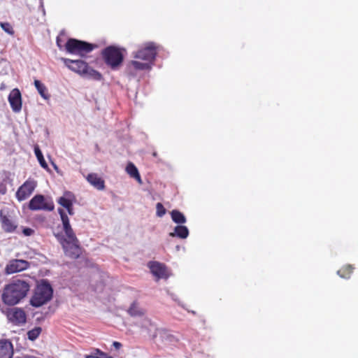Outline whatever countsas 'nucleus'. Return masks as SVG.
Instances as JSON below:
<instances>
[{
  "label": "nucleus",
  "instance_id": "nucleus-41",
  "mask_svg": "<svg viewBox=\"0 0 358 358\" xmlns=\"http://www.w3.org/2000/svg\"><path fill=\"white\" fill-rule=\"evenodd\" d=\"M29 358H35V357H29Z\"/></svg>",
  "mask_w": 358,
  "mask_h": 358
},
{
  "label": "nucleus",
  "instance_id": "nucleus-29",
  "mask_svg": "<svg viewBox=\"0 0 358 358\" xmlns=\"http://www.w3.org/2000/svg\"><path fill=\"white\" fill-rule=\"evenodd\" d=\"M131 64L136 69L144 70L150 69V66L148 63H142L138 61H132Z\"/></svg>",
  "mask_w": 358,
  "mask_h": 358
},
{
  "label": "nucleus",
  "instance_id": "nucleus-30",
  "mask_svg": "<svg viewBox=\"0 0 358 358\" xmlns=\"http://www.w3.org/2000/svg\"><path fill=\"white\" fill-rule=\"evenodd\" d=\"M0 26L5 32L8 33L10 35H13L14 31L10 23L0 22Z\"/></svg>",
  "mask_w": 358,
  "mask_h": 358
},
{
  "label": "nucleus",
  "instance_id": "nucleus-7",
  "mask_svg": "<svg viewBox=\"0 0 358 358\" xmlns=\"http://www.w3.org/2000/svg\"><path fill=\"white\" fill-rule=\"evenodd\" d=\"M6 314L8 320L15 325H21L26 322V313L20 308H9L2 310Z\"/></svg>",
  "mask_w": 358,
  "mask_h": 358
},
{
  "label": "nucleus",
  "instance_id": "nucleus-17",
  "mask_svg": "<svg viewBox=\"0 0 358 358\" xmlns=\"http://www.w3.org/2000/svg\"><path fill=\"white\" fill-rule=\"evenodd\" d=\"M0 220L3 229L6 232H13L17 227L12 217L4 215L3 210L0 211Z\"/></svg>",
  "mask_w": 358,
  "mask_h": 358
},
{
  "label": "nucleus",
  "instance_id": "nucleus-18",
  "mask_svg": "<svg viewBox=\"0 0 358 358\" xmlns=\"http://www.w3.org/2000/svg\"><path fill=\"white\" fill-rule=\"evenodd\" d=\"M128 314L136 320L145 315V310L136 301H133L127 310Z\"/></svg>",
  "mask_w": 358,
  "mask_h": 358
},
{
  "label": "nucleus",
  "instance_id": "nucleus-24",
  "mask_svg": "<svg viewBox=\"0 0 358 358\" xmlns=\"http://www.w3.org/2000/svg\"><path fill=\"white\" fill-rule=\"evenodd\" d=\"M82 76L87 78L95 80H99L101 78V75L97 71L92 69L88 65H87V69L86 71H84Z\"/></svg>",
  "mask_w": 358,
  "mask_h": 358
},
{
  "label": "nucleus",
  "instance_id": "nucleus-27",
  "mask_svg": "<svg viewBox=\"0 0 358 358\" xmlns=\"http://www.w3.org/2000/svg\"><path fill=\"white\" fill-rule=\"evenodd\" d=\"M41 330H42L41 328L39 327H35L33 329L29 330L27 332L28 338L31 341L36 340L40 335Z\"/></svg>",
  "mask_w": 358,
  "mask_h": 358
},
{
  "label": "nucleus",
  "instance_id": "nucleus-22",
  "mask_svg": "<svg viewBox=\"0 0 358 358\" xmlns=\"http://www.w3.org/2000/svg\"><path fill=\"white\" fill-rule=\"evenodd\" d=\"M127 173L133 178L136 179L139 183H142V180L136 166L129 162L126 167Z\"/></svg>",
  "mask_w": 358,
  "mask_h": 358
},
{
  "label": "nucleus",
  "instance_id": "nucleus-12",
  "mask_svg": "<svg viewBox=\"0 0 358 358\" xmlns=\"http://www.w3.org/2000/svg\"><path fill=\"white\" fill-rule=\"evenodd\" d=\"M58 212L60 215L61 220L63 224V230L64 231V237L66 238H69L71 240H76V234L71 228V226L69 222V219L66 214V213L64 211L63 209L59 208Z\"/></svg>",
  "mask_w": 358,
  "mask_h": 358
},
{
  "label": "nucleus",
  "instance_id": "nucleus-34",
  "mask_svg": "<svg viewBox=\"0 0 358 358\" xmlns=\"http://www.w3.org/2000/svg\"><path fill=\"white\" fill-rule=\"evenodd\" d=\"M169 236L179 237V224L175 227L174 231L169 233Z\"/></svg>",
  "mask_w": 358,
  "mask_h": 358
},
{
  "label": "nucleus",
  "instance_id": "nucleus-6",
  "mask_svg": "<svg viewBox=\"0 0 358 358\" xmlns=\"http://www.w3.org/2000/svg\"><path fill=\"white\" fill-rule=\"evenodd\" d=\"M29 207L32 210H48L54 209V203L51 199L45 198L43 195L38 194L34 196L29 201Z\"/></svg>",
  "mask_w": 358,
  "mask_h": 358
},
{
  "label": "nucleus",
  "instance_id": "nucleus-15",
  "mask_svg": "<svg viewBox=\"0 0 358 358\" xmlns=\"http://www.w3.org/2000/svg\"><path fill=\"white\" fill-rule=\"evenodd\" d=\"M153 338L166 343H171L176 341V337L169 330L164 329H157L152 334Z\"/></svg>",
  "mask_w": 358,
  "mask_h": 358
},
{
  "label": "nucleus",
  "instance_id": "nucleus-2",
  "mask_svg": "<svg viewBox=\"0 0 358 358\" xmlns=\"http://www.w3.org/2000/svg\"><path fill=\"white\" fill-rule=\"evenodd\" d=\"M52 296V289L50 285L43 281L38 285L34 294L31 299V304L35 307H40L49 301Z\"/></svg>",
  "mask_w": 358,
  "mask_h": 358
},
{
  "label": "nucleus",
  "instance_id": "nucleus-10",
  "mask_svg": "<svg viewBox=\"0 0 358 358\" xmlns=\"http://www.w3.org/2000/svg\"><path fill=\"white\" fill-rule=\"evenodd\" d=\"M36 186V182L34 180H27L21 185L16 192V197L19 201L27 199L34 192Z\"/></svg>",
  "mask_w": 358,
  "mask_h": 358
},
{
  "label": "nucleus",
  "instance_id": "nucleus-9",
  "mask_svg": "<svg viewBox=\"0 0 358 358\" xmlns=\"http://www.w3.org/2000/svg\"><path fill=\"white\" fill-rule=\"evenodd\" d=\"M156 47L153 43H148L143 48L137 51L134 57L145 61H152L156 56Z\"/></svg>",
  "mask_w": 358,
  "mask_h": 358
},
{
  "label": "nucleus",
  "instance_id": "nucleus-28",
  "mask_svg": "<svg viewBox=\"0 0 358 358\" xmlns=\"http://www.w3.org/2000/svg\"><path fill=\"white\" fill-rule=\"evenodd\" d=\"M85 357V358H113L111 356L108 355L98 349L96 350L94 353L87 355Z\"/></svg>",
  "mask_w": 358,
  "mask_h": 358
},
{
  "label": "nucleus",
  "instance_id": "nucleus-26",
  "mask_svg": "<svg viewBox=\"0 0 358 358\" xmlns=\"http://www.w3.org/2000/svg\"><path fill=\"white\" fill-rule=\"evenodd\" d=\"M34 85L37 89L40 95L45 99H48L49 98V95L46 93L47 89L46 87L41 83L39 80H34Z\"/></svg>",
  "mask_w": 358,
  "mask_h": 358
},
{
  "label": "nucleus",
  "instance_id": "nucleus-14",
  "mask_svg": "<svg viewBox=\"0 0 358 358\" xmlns=\"http://www.w3.org/2000/svg\"><path fill=\"white\" fill-rule=\"evenodd\" d=\"M64 62L69 69L80 75L87 69V64L80 59H64Z\"/></svg>",
  "mask_w": 358,
  "mask_h": 358
},
{
  "label": "nucleus",
  "instance_id": "nucleus-13",
  "mask_svg": "<svg viewBox=\"0 0 358 358\" xmlns=\"http://www.w3.org/2000/svg\"><path fill=\"white\" fill-rule=\"evenodd\" d=\"M8 101L10 104V106L13 110L15 113H19L22 109V99H21V93L20 90L17 88L13 89L9 96H8Z\"/></svg>",
  "mask_w": 358,
  "mask_h": 358
},
{
  "label": "nucleus",
  "instance_id": "nucleus-16",
  "mask_svg": "<svg viewBox=\"0 0 358 358\" xmlns=\"http://www.w3.org/2000/svg\"><path fill=\"white\" fill-rule=\"evenodd\" d=\"M135 325L141 327L142 329L146 331L148 334H151L152 331L157 329L155 325L151 320L144 315V316L137 319L134 322Z\"/></svg>",
  "mask_w": 358,
  "mask_h": 358
},
{
  "label": "nucleus",
  "instance_id": "nucleus-31",
  "mask_svg": "<svg viewBox=\"0 0 358 358\" xmlns=\"http://www.w3.org/2000/svg\"><path fill=\"white\" fill-rule=\"evenodd\" d=\"M156 215L157 216L162 217L166 213V209L161 203H157L156 205Z\"/></svg>",
  "mask_w": 358,
  "mask_h": 358
},
{
  "label": "nucleus",
  "instance_id": "nucleus-21",
  "mask_svg": "<svg viewBox=\"0 0 358 358\" xmlns=\"http://www.w3.org/2000/svg\"><path fill=\"white\" fill-rule=\"evenodd\" d=\"M87 180L97 189H103L104 188V181L95 173L89 174Z\"/></svg>",
  "mask_w": 358,
  "mask_h": 358
},
{
  "label": "nucleus",
  "instance_id": "nucleus-35",
  "mask_svg": "<svg viewBox=\"0 0 358 358\" xmlns=\"http://www.w3.org/2000/svg\"><path fill=\"white\" fill-rule=\"evenodd\" d=\"M34 231L30 228H24L23 229V234L27 236H31L34 234Z\"/></svg>",
  "mask_w": 358,
  "mask_h": 358
},
{
  "label": "nucleus",
  "instance_id": "nucleus-3",
  "mask_svg": "<svg viewBox=\"0 0 358 358\" xmlns=\"http://www.w3.org/2000/svg\"><path fill=\"white\" fill-rule=\"evenodd\" d=\"M57 241L62 245L64 253L66 256L72 259H77L81 253V249L79 246V242L76 237V240L66 238L62 234L55 235Z\"/></svg>",
  "mask_w": 358,
  "mask_h": 358
},
{
  "label": "nucleus",
  "instance_id": "nucleus-32",
  "mask_svg": "<svg viewBox=\"0 0 358 358\" xmlns=\"http://www.w3.org/2000/svg\"><path fill=\"white\" fill-rule=\"evenodd\" d=\"M189 230L187 227L180 225V238H185L188 236Z\"/></svg>",
  "mask_w": 358,
  "mask_h": 358
},
{
  "label": "nucleus",
  "instance_id": "nucleus-33",
  "mask_svg": "<svg viewBox=\"0 0 358 358\" xmlns=\"http://www.w3.org/2000/svg\"><path fill=\"white\" fill-rule=\"evenodd\" d=\"M172 220L177 224H179V210H174L171 212Z\"/></svg>",
  "mask_w": 358,
  "mask_h": 358
},
{
  "label": "nucleus",
  "instance_id": "nucleus-36",
  "mask_svg": "<svg viewBox=\"0 0 358 358\" xmlns=\"http://www.w3.org/2000/svg\"><path fill=\"white\" fill-rule=\"evenodd\" d=\"M186 222L185 215L180 213V225Z\"/></svg>",
  "mask_w": 358,
  "mask_h": 358
},
{
  "label": "nucleus",
  "instance_id": "nucleus-11",
  "mask_svg": "<svg viewBox=\"0 0 358 358\" xmlns=\"http://www.w3.org/2000/svg\"><path fill=\"white\" fill-rule=\"evenodd\" d=\"M29 266V262L22 259H13L5 268L6 274H12L25 270Z\"/></svg>",
  "mask_w": 358,
  "mask_h": 358
},
{
  "label": "nucleus",
  "instance_id": "nucleus-38",
  "mask_svg": "<svg viewBox=\"0 0 358 358\" xmlns=\"http://www.w3.org/2000/svg\"><path fill=\"white\" fill-rule=\"evenodd\" d=\"M70 215H73L74 214L73 206L69 207V208H66Z\"/></svg>",
  "mask_w": 358,
  "mask_h": 358
},
{
  "label": "nucleus",
  "instance_id": "nucleus-4",
  "mask_svg": "<svg viewBox=\"0 0 358 358\" xmlns=\"http://www.w3.org/2000/svg\"><path fill=\"white\" fill-rule=\"evenodd\" d=\"M66 49L71 54L83 57L93 50V45L87 42L71 38L66 43Z\"/></svg>",
  "mask_w": 358,
  "mask_h": 358
},
{
  "label": "nucleus",
  "instance_id": "nucleus-5",
  "mask_svg": "<svg viewBox=\"0 0 358 358\" xmlns=\"http://www.w3.org/2000/svg\"><path fill=\"white\" fill-rule=\"evenodd\" d=\"M103 55L106 64L112 69L117 67L123 60V56L120 50L113 46L106 48L103 52Z\"/></svg>",
  "mask_w": 358,
  "mask_h": 358
},
{
  "label": "nucleus",
  "instance_id": "nucleus-23",
  "mask_svg": "<svg viewBox=\"0 0 358 358\" xmlns=\"http://www.w3.org/2000/svg\"><path fill=\"white\" fill-rule=\"evenodd\" d=\"M355 268L350 265H345L342 268H341L338 271V275L343 278L349 279L354 271Z\"/></svg>",
  "mask_w": 358,
  "mask_h": 358
},
{
  "label": "nucleus",
  "instance_id": "nucleus-1",
  "mask_svg": "<svg viewBox=\"0 0 358 358\" xmlns=\"http://www.w3.org/2000/svg\"><path fill=\"white\" fill-rule=\"evenodd\" d=\"M29 290V285L24 280H16L5 286L1 299L5 304L14 306L24 298Z\"/></svg>",
  "mask_w": 358,
  "mask_h": 358
},
{
  "label": "nucleus",
  "instance_id": "nucleus-8",
  "mask_svg": "<svg viewBox=\"0 0 358 358\" xmlns=\"http://www.w3.org/2000/svg\"><path fill=\"white\" fill-rule=\"evenodd\" d=\"M148 266L152 274L156 277L157 280L159 279H166L169 275V271L164 264L159 262H149Z\"/></svg>",
  "mask_w": 358,
  "mask_h": 358
},
{
  "label": "nucleus",
  "instance_id": "nucleus-37",
  "mask_svg": "<svg viewBox=\"0 0 358 358\" xmlns=\"http://www.w3.org/2000/svg\"><path fill=\"white\" fill-rule=\"evenodd\" d=\"M113 345L116 349H119V348L122 346L121 343H119V342H117V341L113 342Z\"/></svg>",
  "mask_w": 358,
  "mask_h": 358
},
{
  "label": "nucleus",
  "instance_id": "nucleus-19",
  "mask_svg": "<svg viewBox=\"0 0 358 358\" xmlns=\"http://www.w3.org/2000/svg\"><path fill=\"white\" fill-rule=\"evenodd\" d=\"M13 348L8 341H0V358H12Z\"/></svg>",
  "mask_w": 358,
  "mask_h": 358
},
{
  "label": "nucleus",
  "instance_id": "nucleus-20",
  "mask_svg": "<svg viewBox=\"0 0 358 358\" xmlns=\"http://www.w3.org/2000/svg\"><path fill=\"white\" fill-rule=\"evenodd\" d=\"M75 196L72 192H65L64 195L58 199L57 202L64 208H69L73 206V203L75 201Z\"/></svg>",
  "mask_w": 358,
  "mask_h": 358
},
{
  "label": "nucleus",
  "instance_id": "nucleus-25",
  "mask_svg": "<svg viewBox=\"0 0 358 358\" xmlns=\"http://www.w3.org/2000/svg\"><path fill=\"white\" fill-rule=\"evenodd\" d=\"M34 152L40 165L45 169H48V166L43 157L41 150L38 145L34 147Z\"/></svg>",
  "mask_w": 358,
  "mask_h": 358
},
{
  "label": "nucleus",
  "instance_id": "nucleus-40",
  "mask_svg": "<svg viewBox=\"0 0 358 358\" xmlns=\"http://www.w3.org/2000/svg\"><path fill=\"white\" fill-rule=\"evenodd\" d=\"M53 165H54L55 169H57V166H56L55 164H53Z\"/></svg>",
  "mask_w": 358,
  "mask_h": 358
},
{
  "label": "nucleus",
  "instance_id": "nucleus-39",
  "mask_svg": "<svg viewBox=\"0 0 358 358\" xmlns=\"http://www.w3.org/2000/svg\"><path fill=\"white\" fill-rule=\"evenodd\" d=\"M102 290V285H99L98 287L95 288L96 292H101Z\"/></svg>",
  "mask_w": 358,
  "mask_h": 358
}]
</instances>
